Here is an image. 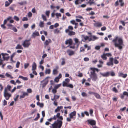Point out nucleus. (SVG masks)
<instances>
[{"instance_id":"obj_1","label":"nucleus","mask_w":128,"mask_h":128,"mask_svg":"<svg viewBox=\"0 0 128 128\" xmlns=\"http://www.w3.org/2000/svg\"><path fill=\"white\" fill-rule=\"evenodd\" d=\"M60 113H57L56 115H54L53 117H52L48 119L47 120L50 122L52 121L53 120H56L57 118L58 119L54 121L51 126H50V128H61L62 124V120L63 119L62 116H60Z\"/></svg>"},{"instance_id":"obj_2","label":"nucleus","mask_w":128,"mask_h":128,"mask_svg":"<svg viewBox=\"0 0 128 128\" xmlns=\"http://www.w3.org/2000/svg\"><path fill=\"white\" fill-rule=\"evenodd\" d=\"M90 69L92 71L90 72V76L92 80L96 81L98 79V77L95 72L96 71L98 72L99 70L98 69L94 68H91Z\"/></svg>"},{"instance_id":"obj_3","label":"nucleus","mask_w":128,"mask_h":128,"mask_svg":"<svg viewBox=\"0 0 128 128\" xmlns=\"http://www.w3.org/2000/svg\"><path fill=\"white\" fill-rule=\"evenodd\" d=\"M118 38V36H116L112 40V42L114 43V44L116 47H118L119 49L121 50L122 48V45L123 44L122 40L121 38H118V43H117L116 42Z\"/></svg>"},{"instance_id":"obj_4","label":"nucleus","mask_w":128,"mask_h":128,"mask_svg":"<svg viewBox=\"0 0 128 128\" xmlns=\"http://www.w3.org/2000/svg\"><path fill=\"white\" fill-rule=\"evenodd\" d=\"M82 40L84 42H86L87 40H88L89 42H90L91 41H94L98 38V37L94 35H91L88 36H85L84 35H82Z\"/></svg>"},{"instance_id":"obj_5","label":"nucleus","mask_w":128,"mask_h":128,"mask_svg":"<svg viewBox=\"0 0 128 128\" xmlns=\"http://www.w3.org/2000/svg\"><path fill=\"white\" fill-rule=\"evenodd\" d=\"M76 112L74 111L73 112L70 113L69 114V117H68L66 118V121L68 122H70L71 121V119H73L74 120L76 118Z\"/></svg>"},{"instance_id":"obj_6","label":"nucleus","mask_w":128,"mask_h":128,"mask_svg":"<svg viewBox=\"0 0 128 128\" xmlns=\"http://www.w3.org/2000/svg\"><path fill=\"white\" fill-rule=\"evenodd\" d=\"M50 78V77L47 76L43 80L41 81L40 84V86H42V88L45 87L48 82V79Z\"/></svg>"},{"instance_id":"obj_7","label":"nucleus","mask_w":128,"mask_h":128,"mask_svg":"<svg viewBox=\"0 0 128 128\" xmlns=\"http://www.w3.org/2000/svg\"><path fill=\"white\" fill-rule=\"evenodd\" d=\"M31 44L30 40H26L23 42L22 44L24 48H28Z\"/></svg>"},{"instance_id":"obj_8","label":"nucleus","mask_w":128,"mask_h":128,"mask_svg":"<svg viewBox=\"0 0 128 128\" xmlns=\"http://www.w3.org/2000/svg\"><path fill=\"white\" fill-rule=\"evenodd\" d=\"M119 2L120 3V5L121 6H123L124 4V3L123 0H117L115 2V6H117L119 5Z\"/></svg>"},{"instance_id":"obj_9","label":"nucleus","mask_w":128,"mask_h":128,"mask_svg":"<svg viewBox=\"0 0 128 128\" xmlns=\"http://www.w3.org/2000/svg\"><path fill=\"white\" fill-rule=\"evenodd\" d=\"M4 96L6 100H8L10 98L11 96V94L9 93L8 92L4 91Z\"/></svg>"},{"instance_id":"obj_10","label":"nucleus","mask_w":128,"mask_h":128,"mask_svg":"<svg viewBox=\"0 0 128 128\" xmlns=\"http://www.w3.org/2000/svg\"><path fill=\"white\" fill-rule=\"evenodd\" d=\"M114 58H110L109 59V62H107L106 65L108 66H111L112 67L113 65Z\"/></svg>"},{"instance_id":"obj_11","label":"nucleus","mask_w":128,"mask_h":128,"mask_svg":"<svg viewBox=\"0 0 128 128\" xmlns=\"http://www.w3.org/2000/svg\"><path fill=\"white\" fill-rule=\"evenodd\" d=\"M63 84H62V86L64 87L66 86L71 88H74V86L72 84H67L66 82H64Z\"/></svg>"},{"instance_id":"obj_12","label":"nucleus","mask_w":128,"mask_h":128,"mask_svg":"<svg viewBox=\"0 0 128 128\" xmlns=\"http://www.w3.org/2000/svg\"><path fill=\"white\" fill-rule=\"evenodd\" d=\"M62 77V75L61 73H60L58 76L56 77L54 80V81L55 82L58 83L59 81V80Z\"/></svg>"},{"instance_id":"obj_13","label":"nucleus","mask_w":128,"mask_h":128,"mask_svg":"<svg viewBox=\"0 0 128 128\" xmlns=\"http://www.w3.org/2000/svg\"><path fill=\"white\" fill-rule=\"evenodd\" d=\"M88 124H90L92 126H94L96 124V122L94 120H87Z\"/></svg>"},{"instance_id":"obj_14","label":"nucleus","mask_w":128,"mask_h":128,"mask_svg":"<svg viewBox=\"0 0 128 128\" xmlns=\"http://www.w3.org/2000/svg\"><path fill=\"white\" fill-rule=\"evenodd\" d=\"M100 74L103 77H107L109 76H110V72H107L103 73L100 72Z\"/></svg>"},{"instance_id":"obj_15","label":"nucleus","mask_w":128,"mask_h":128,"mask_svg":"<svg viewBox=\"0 0 128 128\" xmlns=\"http://www.w3.org/2000/svg\"><path fill=\"white\" fill-rule=\"evenodd\" d=\"M58 66L56 67V68L53 70L52 71V74L54 75H56L58 73Z\"/></svg>"},{"instance_id":"obj_16","label":"nucleus","mask_w":128,"mask_h":128,"mask_svg":"<svg viewBox=\"0 0 128 128\" xmlns=\"http://www.w3.org/2000/svg\"><path fill=\"white\" fill-rule=\"evenodd\" d=\"M66 52L70 56L73 55L74 54V51L70 50H67Z\"/></svg>"},{"instance_id":"obj_17","label":"nucleus","mask_w":128,"mask_h":128,"mask_svg":"<svg viewBox=\"0 0 128 128\" xmlns=\"http://www.w3.org/2000/svg\"><path fill=\"white\" fill-rule=\"evenodd\" d=\"M94 26L95 27H100L102 26L101 22H96L93 24Z\"/></svg>"},{"instance_id":"obj_18","label":"nucleus","mask_w":128,"mask_h":128,"mask_svg":"<svg viewBox=\"0 0 128 128\" xmlns=\"http://www.w3.org/2000/svg\"><path fill=\"white\" fill-rule=\"evenodd\" d=\"M72 43V39H70L68 40H67L66 41L65 44L67 45L68 44H69V45H71Z\"/></svg>"},{"instance_id":"obj_19","label":"nucleus","mask_w":128,"mask_h":128,"mask_svg":"<svg viewBox=\"0 0 128 128\" xmlns=\"http://www.w3.org/2000/svg\"><path fill=\"white\" fill-rule=\"evenodd\" d=\"M118 76L119 77H122L124 78H125L126 77L127 74H124L122 72H120L118 73Z\"/></svg>"},{"instance_id":"obj_20","label":"nucleus","mask_w":128,"mask_h":128,"mask_svg":"<svg viewBox=\"0 0 128 128\" xmlns=\"http://www.w3.org/2000/svg\"><path fill=\"white\" fill-rule=\"evenodd\" d=\"M52 42L51 40L50 39H48V40H46L44 43V45L47 46Z\"/></svg>"},{"instance_id":"obj_21","label":"nucleus","mask_w":128,"mask_h":128,"mask_svg":"<svg viewBox=\"0 0 128 128\" xmlns=\"http://www.w3.org/2000/svg\"><path fill=\"white\" fill-rule=\"evenodd\" d=\"M28 92H23L22 94L20 96V98L21 99L22 98H23L25 97L26 96H28Z\"/></svg>"},{"instance_id":"obj_22","label":"nucleus","mask_w":128,"mask_h":128,"mask_svg":"<svg viewBox=\"0 0 128 128\" xmlns=\"http://www.w3.org/2000/svg\"><path fill=\"white\" fill-rule=\"evenodd\" d=\"M68 28L66 29L65 30V32L66 33H67L69 32V30H73V27L71 26H68Z\"/></svg>"},{"instance_id":"obj_23","label":"nucleus","mask_w":128,"mask_h":128,"mask_svg":"<svg viewBox=\"0 0 128 128\" xmlns=\"http://www.w3.org/2000/svg\"><path fill=\"white\" fill-rule=\"evenodd\" d=\"M12 88V87L9 84L7 85V87H6L4 90V91L8 92V91H10V89Z\"/></svg>"},{"instance_id":"obj_24","label":"nucleus","mask_w":128,"mask_h":128,"mask_svg":"<svg viewBox=\"0 0 128 128\" xmlns=\"http://www.w3.org/2000/svg\"><path fill=\"white\" fill-rule=\"evenodd\" d=\"M63 108V107L62 106H58L57 108L55 109L54 112H58L60 111V110L62 109Z\"/></svg>"},{"instance_id":"obj_25","label":"nucleus","mask_w":128,"mask_h":128,"mask_svg":"<svg viewBox=\"0 0 128 128\" xmlns=\"http://www.w3.org/2000/svg\"><path fill=\"white\" fill-rule=\"evenodd\" d=\"M60 60H61V65L63 66L66 63L65 59L64 58H61Z\"/></svg>"},{"instance_id":"obj_26","label":"nucleus","mask_w":128,"mask_h":128,"mask_svg":"<svg viewBox=\"0 0 128 128\" xmlns=\"http://www.w3.org/2000/svg\"><path fill=\"white\" fill-rule=\"evenodd\" d=\"M39 35V34L38 32H34L32 34V36L34 37L37 36H38Z\"/></svg>"},{"instance_id":"obj_27","label":"nucleus","mask_w":128,"mask_h":128,"mask_svg":"<svg viewBox=\"0 0 128 128\" xmlns=\"http://www.w3.org/2000/svg\"><path fill=\"white\" fill-rule=\"evenodd\" d=\"M36 65L34 62L33 63L32 65V70H35L36 68Z\"/></svg>"},{"instance_id":"obj_28","label":"nucleus","mask_w":128,"mask_h":128,"mask_svg":"<svg viewBox=\"0 0 128 128\" xmlns=\"http://www.w3.org/2000/svg\"><path fill=\"white\" fill-rule=\"evenodd\" d=\"M15 48L16 49H20L23 50V48L22 46L20 44H18L16 47Z\"/></svg>"},{"instance_id":"obj_29","label":"nucleus","mask_w":128,"mask_h":128,"mask_svg":"<svg viewBox=\"0 0 128 128\" xmlns=\"http://www.w3.org/2000/svg\"><path fill=\"white\" fill-rule=\"evenodd\" d=\"M18 78H21L24 80H28V78L26 77H24L21 76H20L18 77Z\"/></svg>"},{"instance_id":"obj_30","label":"nucleus","mask_w":128,"mask_h":128,"mask_svg":"<svg viewBox=\"0 0 128 128\" xmlns=\"http://www.w3.org/2000/svg\"><path fill=\"white\" fill-rule=\"evenodd\" d=\"M102 58L104 60H106L107 59V58L105 54L104 53L101 56Z\"/></svg>"},{"instance_id":"obj_31","label":"nucleus","mask_w":128,"mask_h":128,"mask_svg":"<svg viewBox=\"0 0 128 128\" xmlns=\"http://www.w3.org/2000/svg\"><path fill=\"white\" fill-rule=\"evenodd\" d=\"M7 26L8 27V29H10L11 30H12V28L14 27L13 25L10 24H8Z\"/></svg>"},{"instance_id":"obj_32","label":"nucleus","mask_w":128,"mask_h":128,"mask_svg":"<svg viewBox=\"0 0 128 128\" xmlns=\"http://www.w3.org/2000/svg\"><path fill=\"white\" fill-rule=\"evenodd\" d=\"M44 23L43 22L40 21L39 24V26L40 28L44 27Z\"/></svg>"},{"instance_id":"obj_33","label":"nucleus","mask_w":128,"mask_h":128,"mask_svg":"<svg viewBox=\"0 0 128 128\" xmlns=\"http://www.w3.org/2000/svg\"><path fill=\"white\" fill-rule=\"evenodd\" d=\"M76 34L75 32L72 31L69 32L68 35L70 36H73L74 35Z\"/></svg>"},{"instance_id":"obj_34","label":"nucleus","mask_w":128,"mask_h":128,"mask_svg":"<svg viewBox=\"0 0 128 128\" xmlns=\"http://www.w3.org/2000/svg\"><path fill=\"white\" fill-rule=\"evenodd\" d=\"M50 72L51 70L50 69H47V68H46V71L45 72V73L46 74H50Z\"/></svg>"},{"instance_id":"obj_35","label":"nucleus","mask_w":128,"mask_h":128,"mask_svg":"<svg viewBox=\"0 0 128 128\" xmlns=\"http://www.w3.org/2000/svg\"><path fill=\"white\" fill-rule=\"evenodd\" d=\"M94 95L97 98L100 99V95L96 93L95 92Z\"/></svg>"},{"instance_id":"obj_36","label":"nucleus","mask_w":128,"mask_h":128,"mask_svg":"<svg viewBox=\"0 0 128 128\" xmlns=\"http://www.w3.org/2000/svg\"><path fill=\"white\" fill-rule=\"evenodd\" d=\"M30 65V64L28 63H25L24 64V68L25 69H26L28 68V67Z\"/></svg>"},{"instance_id":"obj_37","label":"nucleus","mask_w":128,"mask_h":128,"mask_svg":"<svg viewBox=\"0 0 128 128\" xmlns=\"http://www.w3.org/2000/svg\"><path fill=\"white\" fill-rule=\"evenodd\" d=\"M88 2L90 5L94 4V0H88Z\"/></svg>"},{"instance_id":"obj_38","label":"nucleus","mask_w":128,"mask_h":128,"mask_svg":"<svg viewBox=\"0 0 128 128\" xmlns=\"http://www.w3.org/2000/svg\"><path fill=\"white\" fill-rule=\"evenodd\" d=\"M70 81V80L68 78H66L65 79V81H63V82L62 83V84H63L64 83V82H66V83L67 84H68V83Z\"/></svg>"},{"instance_id":"obj_39","label":"nucleus","mask_w":128,"mask_h":128,"mask_svg":"<svg viewBox=\"0 0 128 128\" xmlns=\"http://www.w3.org/2000/svg\"><path fill=\"white\" fill-rule=\"evenodd\" d=\"M61 84H56L54 86V88L56 89H57L59 87H60L61 86Z\"/></svg>"},{"instance_id":"obj_40","label":"nucleus","mask_w":128,"mask_h":128,"mask_svg":"<svg viewBox=\"0 0 128 128\" xmlns=\"http://www.w3.org/2000/svg\"><path fill=\"white\" fill-rule=\"evenodd\" d=\"M50 13V11L49 10H47L45 14L48 18L49 17Z\"/></svg>"},{"instance_id":"obj_41","label":"nucleus","mask_w":128,"mask_h":128,"mask_svg":"<svg viewBox=\"0 0 128 128\" xmlns=\"http://www.w3.org/2000/svg\"><path fill=\"white\" fill-rule=\"evenodd\" d=\"M42 17L44 21H46L47 20L46 16L43 14H42Z\"/></svg>"},{"instance_id":"obj_42","label":"nucleus","mask_w":128,"mask_h":128,"mask_svg":"<svg viewBox=\"0 0 128 128\" xmlns=\"http://www.w3.org/2000/svg\"><path fill=\"white\" fill-rule=\"evenodd\" d=\"M40 118V114L38 113L37 114V117L34 119V120L37 121L38 119Z\"/></svg>"},{"instance_id":"obj_43","label":"nucleus","mask_w":128,"mask_h":128,"mask_svg":"<svg viewBox=\"0 0 128 128\" xmlns=\"http://www.w3.org/2000/svg\"><path fill=\"white\" fill-rule=\"evenodd\" d=\"M74 40L75 42V44H78V45L79 44L78 39L76 38L74 39Z\"/></svg>"},{"instance_id":"obj_44","label":"nucleus","mask_w":128,"mask_h":128,"mask_svg":"<svg viewBox=\"0 0 128 128\" xmlns=\"http://www.w3.org/2000/svg\"><path fill=\"white\" fill-rule=\"evenodd\" d=\"M27 3L26 1H24L23 2H18V4H20L21 5H22L23 4H26Z\"/></svg>"},{"instance_id":"obj_45","label":"nucleus","mask_w":128,"mask_h":128,"mask_svg":"<svg viewBox=\"0 0 128 128\" xmlns=\"http://www.w3.org/2000/svg\"><path fill=\"white\" fill-rule=\"evenodd\" d=\"M10 4L8 2V1H6L5 2V7H7L9 6Z\"/></svg>"},{"instance_id":"obj_46","label":"nucleus","mask_w":128,"mask_h":128,"mask_svg":"<svg viewBox=\"0 0 128 128\" xmlns=\"http://www.w3.org/2000/svg\"><path fill=\"white\" fill-rule=\"evenodd\" d=\"M6 76L8 77H10L11 78H13V77L10 74L7 73H6Z\"/></svg>"},{"instance_id":"obj_47","label":"nucleus","mask_w":128,"mask_h":128,"mask_svg":"<svg viewBox=\"0 0 128 128\" xmlns=\"http://www.w3.org/2000/svg\"><path fill=\"white\" fill-rule=\"evenodd\" d=\"M2 56V58H4V60H8L9 58V57H5V56Z\"/></svg>"},{"instance_id":"obj_48","label":"nucleus","mask_w":128,"mask_h":128,"mask_svg":"<svg viewBox=\"0 0 128 128\" xmlns=\"http://www.w3.org/2000/svg\"><path fill=\"white\" fill-rule=\"evenodd\" d=\"M60 30H58V28H56L54 30V33L55 34H58L59 33Z\"/></svg>"},{"instance_id":"obj_49","label":"nucleus","mask_w":128,"mask_h":128,"mask_svg":"<svg viewBox=\"0 0 128 128\" xmlns=\"http://www.w3.org/2000/svg\"><path fill=\"white\" fill-rule=\"evenodd\" d=\"M52 91L53 94H55L57 92L56 89L54 88L52 89Z\"/></svg>"},{"instance_id":"obj_50","label":"nucleus","mask_w":128,"mask_h":128,"mask_svg":"<svg viewBox=\"0 0 128 128\" xmlns=\"http://www.w3.org/2000/svg\"><path fill=\"white\" fill-rule=\"evenodd\" d=\"M93 112V110L92 109H90V113L91 116H92V114Z\"/></svg>"},{"instance_id":"obj_51","label":"nucleus","mask_w":128,"mask_h":128,"mask_svg":"<svg viewBox=\"0 0 128 128\" xmlns=\"http://www.w3.org/2000/svg\"><path fill=\"white\" fill-rule=\"evenodd\" d=\"M14 19L16 21H18L19 20V18L16 16H14Z\"/></svg>"},{"instance_id":"obj_52","label":"nucleus","mask_w":128,"mask_h":128,"mask_svg":"<svg viewBox=\"0 0 128 128\" xmlns=\"http://www.w3.org/2000/svg\"><path fill=\"white\" fill-rule=\"evenodd\" d=\"M110 72V74L112 76H115V74L114 72L112 71Z\"/></svg>"},{"instance_id":"obj_53","label":"nucleus","mask_w":128,"mask_h":128,"mask_svg":"<svg viewBox=\"0 0 128 128\" xmlns=\"http://www.w3.org/2000/svg\"><path fill=\"white\" fill-rule=\"evenodd\" d=\"M81 95L83 97L87 96V94L84 92H82Z\"/></svg>"},{"instance_id":"obj_54","label":"nucleus","mask_w":128,"mask_h":128,"mask_svg":"<svg viewBox=\"0 0 128 128\" xmlns=\"http://www.w3.org/2000/svg\"><path fill=\"white\" fill-rule=\"evenodd\" d=\"M20 64V62L19 61H18L17 62L16 65V68H18L19 67Z\"/></svg>"},{"instance_id":"obj_55","label":"nucleus","mask_w":128,"mask_h":128,"mask_svg":"<svg viewBox=\"0 0 128 128\" xmlns=\"http://www.w3.org/2000/svg\"><path fill=\"white\" fill-rule=\"evenodd\" d=\"M32 14L31 12H30L28 13V16L29 17H32Z\"/></svg>"},{"instance_id":"obj_56","label":"nucleus","mask_w":128,"mask_h":128,"mask_svg":"<svg viewBox=\"0 0 128 128\" xmlns=\"http://www.w3.org/2000/svg\"><path fill=\"white\" fill-rule=\"evenodd\" d=\"M55 14L57 18H58V16L60 17L61 16V14L60 13H57L56 14Z\"/></svg>"},{"instance_id":"obj_57","label":"nucleus","mask_w":128,"mask_h":128,"mask_svg":"<svg viewBox=\"0 0 128 128\" xmlns=\"http://www.w3.org/2000/svg\"><path fill=\"white\" fill-rule=\"evenodd\" d=\"M70 23L73 24H76V25L77 24L76 23L75 21L74 20H72L70 21Z\"/></svg>"},{"instance_id":"obj_58","label":"nucleus","mask_w":128,"mask_h":128,"mask_svg":"<svg viewBox=\"0 0 128 128\" xmlns=\"http://www.w3.org/2000/svg\"><path fill=\"white\" fill-rule=\"evenodd\" d=\"M67 47H69L70 48H72L74 49L75 48V47L74 45H69Z\"/></svg>"},{"instance_id":"obj_59","label":"nucleus","mask_w":128,"mask_h":128,"mask_svg":"<svg viewBox=\"0 0 128 128\" xmlns=\"http://www.w3.org/2000/svg\"><path fill=\"white\" fill-rule=\"evenodd\" d=\"M114 64H117L119 62L116 59H115L114 60Z\"/></svg>"},{"instance_id":"obj_60","label":"nucleus","mask_w":128,"mask_h":128,"mask_svg":"<svg viewBox=\"0 0 128 128\" xmlns=\"http://www.w3.org/2000/svg\"><path fill=\"white\" fill-rule=\"evenodd\" d=\"M101 47V46H96L95 49L96 50H99Z\"/></svg>"},{"instance_id":"obj_61","label":"nucleus","mask_w":128,"mask_h":128,"mask_svg":"<svg viewBox=\"0 0 128 128\" xmlns=\"http://www.w3.org/2000/svg\"><path fill=\"white\" fill-rule=\"evenodd\" d=\"M22 20L23 21H27L28 20V19L26 17H24L22 19Z\"/></svg>"},{"instance_id":"obj_62","label":"nucleus","mask_w":128,"mask_h":128,"mask_svg":"<svg viewBox=\"0 0 128 128\" xmlns=\"http://www.w3.org/2000/svg\"><path fill=\"white\" fill-rule=\"evenodd\" d=\"M12 30H13V31L14 32H17V31H18L17 29L16 28V27H15L14 26L12 28Z\"/></svg>"},{"instance_id":"obj_63","label":"nucleus","mask_w":128,"mask_h":128,"mask_svg":"<svg viewBox=\"0 0 128 128\" xmlns=\"http://www.w3.org/2000/svg\"><path fill=\"white\" fill-rule=\"evenodd\" d=\"M84 60L86 62L88 61L89 60V59L88 57H85L84 58Z\"/></svg>"},{"instance_id":"obj_64","label":"nucleus","mask_w":128,"mask_h":128,"mask_svg":"<svg viewBox=\"0 0 128 128\" xmlns=\"http://www.w3.org/2000/svg\"><path fill=\"white\" fill-rule=\"evenodd\" d=\"M84 49L83 47H82L80 48V52H84Z\"/></svg>"}]
</instances>
